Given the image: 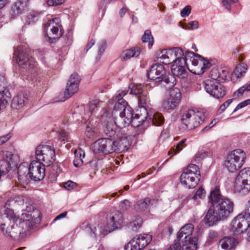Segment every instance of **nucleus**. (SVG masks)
<instances>
[{
	"mask_svg": "<svg viewBox=\"0 0 250 250\" xmlns=\"http://www.w3.org/2000/svg\"><path fill=\"white\" fill-rule=\"evenodd\" d=\"M206 156V153L203 152H198L196 154V158L197 161H200L201 159H203Z\"/></svg>",
	"mask_w": 250,
	"mask_h": 250,
	"instance_id": "0e129e2a",
	"label": "nucleus"
},
{
	"mask_svg": "<svg viewBox=\"0 0 250 250\" xmlns=\"http://www.w3.org/2000/svg\"><path fill=\"white\" fill-rule=\"evenodd\" d=\"M147 119L148 120V124L151 123V125L157 126L161 125L164 121L162 115L159 112L154 111L148 112Z\"/></svg>",
	"mask_w": 250,
	"mask_h": 250,
	"instance_id": "bb28decb",
	"label": "nucleus"
},
{
	"mask_svg": "<svg viewBox=\"0 0 250 250\" xmlns=\"http://www.w3.org/2000/svg\"><path fill=\"white\" fill-rule=\"evenodd\" d=\"M126 93V91H118L113 98V100L117 102L112 112V115L116 125L123 128L131 123L133 116L131 108L123 99V97Z\"/></svg>",
	"mask_w": 250,
	"mask_h": 250,
	"instance_id": "7ed1b4c3",
	"label": "nucleus"
},
{
	"mask_svg": "<svg viewBox=\"0 0 250 250\" xmlns=\"http://www.w3.org/2000/svg\"><path fill=\"white\" fill-rule=\"evenodd\" d=\"M123 222L121 213L117 211L113 213L107 221L105 230L107 232H110L121 227Z\"/></svg>",
	"mask_w": 250,
	"mask_h": 250,
	"instance_id": "4be33fe9",
	"label": "nucleus"
},
{
	"mask_svg": "<svg viewBox=\"0 0 250 250\" xmlns=\"http://www.w3.org/2000/svg\"><path fill=\"white\" fill-rule=\"evenodd\" d=\"M65 0H47L46 3L48 6H56L62 4Z\"/></svg>",
	"mask_w": 250,
	"mask_h": 250,
	"instance_id": "3c124183",
	"label": "nucleus"
},
{
	"mask_svg": "<svg viewBox=\"0 0 250 250\" xmlns=\"http://www.w3.org/2000/svg\"><path fill=\"white\" fill-rule=\"evenodd\" d=\"M27 6V1L26 0H19L15 2L12 6L13 14L16 15L22 13Z\"/></svg>",
	"mask_w": 250,
	"mask_h": 250,
	"instance_id": "c756f323",
	"label": "nucleus"
},
{
	"mask_svg": "<svg viewBox=\"0 0 250 250\" xmlns=\"http://www.w3.org/2000/svg\"><path fill=\"white\" fill-rule=\"evenodd\" d=\"M37 161L44 165L49 166L55 160V154L54 148L47 145H39L35 152Z\"/></svg>",
	"mask_w": 250,
	"mask_h": 250,
	"instance_id": "4468645a",
	"label": "nucleus"
},
{
	"mask_svg": "<svg viewBox=\"0 0 250 250\" xmlns=\"http://www.w3.org/2000/svg\"><path fill=\"white\" fill-rule=\"evenodd\" d=\"M45 35L51 42H56L62 35L61 20L56 18L49 20L44 27Z\"/></svg>",
	"mask_w": 250,
	"mask_h": 250,
	"instance_id": "9b49d317",
	"label": "nucleus"
},
{
	"mask_svg": "<svg viewBox=\"0 0 250 250\" xmlns=\"http://www.w3.org/2000/svg\"><path fill=\"white\" fill-rule=\"evenodd\" d=\"M134 238L143 249L147 246L152 240L151 236L146 233L137 235Z\"/></svg>",
	"mask_w": 250,
	"mask_h": 250,
	"instance_id": "72a5a7b5",
	"label": "nucleus"
},
{
	"mask_svg": "<svg viewBox=\"0 0 250 250\" xmlns=\"http://www.w3.org/2000/svg\"><path fill=\"white\" fill-rule=\"evenodd\" d=\"M103 131L106 136L115 138H123L124 135H127L124 133L123 127H119L116 125L115 120L114 122L107 121L104 126Z\"/></svg>",
	"mask_w": 250,
	"mask_h": 250,
	"instance_id": "a211bd4d",
	"label": "nucleus"
},
{
	"mask_svg": "<svg viewBox=\"0 0 250 250\" xmlns=\"http://www.w3.org/2000/svg\"><path fill=\"white\" fill-rule=\"evenodd\" d=\"M95 41L93 39H91L89 42L87 44L86 50L87 51L89 49H90L92 46L95 44Z\"/></svg>",
	"mask_w": 250,
	"mask_h": 250,
	"instance_id": "69168bd1",
	"label": "nucleus"
},
{
	"mask_svg": "<svg viewBox=\"0 0 250 250\" xmlns=\"http://www.w3.org/2000/svg\"><path fill=\"white\" fill-rule=\"evenodd\" d=\"M151 202L149 198H145L137 201L134 206V209L136 211L140 212L146 210Z\"/></svg>",
	"mask_w": 250,
	"mask_h": 250,
	"instance_id": "2f4dec72",
	"label": "nucleus"
},
{
	"mask_svg": "<svg viewBox=\"0 0 250 250\" xmlns=\"http://www.w3.org/2000/svg\"><path fill=\"white\" fill-rule=\"evenodd\" d=\"M221 247L225 250H231L235 248L238 244V240L232 237H226L220 241Z\"/></svg>",
	"mask_w": 250,
	"mask_h": 250,
	"instance_id": "cd10ccee",
	"label": "nucleus"
},
{
	"mask_svg": "<svg viewBox=\"0 0 250 250\" xmlns=\"http://www.w3.org/2000/svg\"><path fill=\"white\" fill-rule=\"evenodd\" d=\"M140 53L141 48L139 47H135L123 51L122 56L124 60H127L131 58L139 56Z\"/></svg>",
	"mask_w": 250,
	"mask_h": 250,
	"instance_id": "473e14b6",
	"label": "nucleus"
},
{
	"mask_svg": "<svg viewBox=\"0 0 250 250\" xmlns=\"http://www.w3.org/2000/svg\"><path fill=\"white\" fill-rule=\"evenodd\" d=\"M205 195V191L202 187L200 188L195 192L193 198L196 200L198 199H202Z\"/></svg>",
	"mask_w": 250,
	"mask_h": 250,
	"instance_id": "49530a36",
	"label": "nucleus"
},
{
	"mask_svg": "<svg viewBox=\"0 0 250 250\" xmlns=\"http://www.w3.org/2000/svg\"><path fill=\"white\" fill-rule=\"evenodd\" d=\"M11 95L9 90L5 89L0 92V110L5 109L8 104Z\"/></svg>",
	"mask_w": 250,
	"mask_h": 250,
	"instance_id": "c85d7f7f",
	"label": "nucleus"
},
{
	"mask_svg": "<svg viewBox=\"0 0 250 250\" xmlns=\"http://www.w3.org/2000/svg\"><path fill=\"white\" fill-rule=\"evenodd\" d=\"M66 215H67V212L66 211L63 212L61 213L60 214H59V215H58L55 218V220H60L62 218H64L66 216Z\"/></svg>",
	"mask_w": 250,
	"mask_h": 250,
	"instance_id": "338daca9",
	"label": "nucleus"
},
{
	"mask_svg": "<svg viewBox=\"0 0 250 250\" xmlns=\"http://www.w3.org/2000/svg\"><path fill=\"white\" fill-rule=\"evenodd\" d=\"M209 201L211 205L204 219L206 224L209 226L227 219L233 211V202L228 198L223 197L217 187L210 192Z\"/></svg>",
	"mask_w": 250,
	"mask_h": 250,
	"instance_id": "f257e3e1",
	"label": "nucleus"
},
{
	"mask_svg": "<svg viewBox=\"0 0 250 250\" xmlns=\"http://www.w3.org/2000/svg\"><path fill=\"white\" fill-rule=\"evenodd\" d=\"M250 104V99L247 100L239 104L234 109V111L238 110L239 109L245 107L246 106Z\"/></svg>",
	"mask_w": 250,
	"mask_h": 250,
	"instance_id": "864d4df0",
	"label": "nucleus"
},
{
	"mask_svg": "<svg viewBox=\"0 0 250 250\" xmlns=\"http://www.w3.org/2000/svg\"><path fill=\"white\" fill-rule=\"evenodd\" d=\"M44 165L37 161H33L29 166V175L34 181L43 179L45 175Z\"/></svg>",
	"mask_w": 250,
	"mask_h": 250,
	"instance_id": "f3484780",
	"label": "nucleus"
},
{
	"mask_svg": "<svg viewBox=\"0 0 250 250\" xmlns=\"http://www.w3.org/2000/svg\"><path fill=\"white\" fill-rule=\"evenodd\" d=\"M15 56L17 63L23 68H32L36 64V61L32 57H30L22 51L17 50Z\"/></svg>",
	"mask_w": 250,
	"mask_h": 250,
	"instance_id": "aec40b11",
	"label": "nucleus"
},
{
	"mask_svg": "<svg viewBox=\"0 0 250 250\" xmlns=\"http://www.w3.org/2000/svg\"><path fill=\"white\" fill-rule=\"evenodd\" d=\"M187 141L186 139H182L180 142H179L177 145H176V148H173L170 150L168 152L169 155L171 157L173 156L174 155L176 154L179 151L182 150V149L186 146V145L185 144V142Z\"/></svg>",
	"mask_w": 250,
	"mask_h": 250,
	"instance_id": "a19ab883",
	"label": "nucleus"
},
{
	"mask_svg": "<svg viewBox=\"0 0 250 250\" xmlns=\"http://www.w3.org/2000/svg\"><path fill=\"white\" fill-rule=\"evenodd\" d=\"M142 40L143 42L148 43V45L152 46L153 44V38L151 31L149 30L145 31L142 36Z\"/></svg>",
	"mask_w": 250,
	"mask_h": 250,
	"instance_id": "37998d69",
	"label": "nucleus"
},
{
	"mask_svg": "<svg viewBox=\"0 0 250 250\" xmlns=\"http://www.w3.org/2000/svg\"><path fill=\"white\" fill-rule=\"evenodd\" d=\"M59 138L60 140H61L62 141H65L66 139H67V135L63 131L61 130L59 132Z\"/></svg>",
	"mask_w": 250,
	"mask_h": 250,
	"instance_id": "e2e57ef3",
	"label": "nucleus"
},
{
	"mask_svg": "<svg viewBox=\"0 0 250 250\" xmlns=\"http://www.w3.org/2000/svg\"><path fill=\"white\" fill-rule=\"evenodd\" d=\"M181 94L178 89L174 88L170 91L169 96L163 102V106L167 109L175 107L180 100Z\"/></svg>",
	"mask_w": 250,
	"mask_h": 250,
	"instance_id": "412c9836",
	"label": "nucleus"
},
{
	"mask_svg": "<svg viewBox=\"0 0 250 250\" xmlns=\"http://www.w3.org/2000/svg\"><path fill=\"white\" fill-rule=\"evenodd\" d=\"M29 96L26 92H20L12 99L11 107L13 109L20 110L27 104Z\"/></svg>",
	"mask_w": 250,
	"mask_h": 250,
	"instance_id": "b1692460",
	"label": "nucleus"
},
{
	"mask_svg": "<svg viewBox=\"0 0 250 250\" xmlns=\"http://www.w3.org/2000/svg\"><path fill=\"white\" fill-rule=\"evenodd\" d=\"M131 88L130 93L135 95H141L143 93L142 86L141 85H133Z\"/></svg>",
	"mask_w": 250,
	"mask_h": 250,
	"instance_id": "a18cd8bd",
	"label": "nucleus"
},
{
	"mask_svg": "<svg viewBox=\"0 0 250 250\" xmlns=\"http://www.w3.org/2000/svg\"><path fill=\"white\" fill-rule=\"evenodd\" d=\"M98 130L97 128L90 122L86 125L85 135L88 138L92 139L97 137Z\"/></svg>",
	"mask_w": 250,
	"mask_h": 250,
	"instance_id": "c9c22d12",
	"label": "nucleus"
},
{
	"mask_svg": "<svg viewBox=\"0 0 250 250\" xmlns=\"http://www.w3.org/2000/svg\"><path fill=\"white\" fill-rule=\"evenodd\" d=\"M222 83L206 81L204 83V88L206 92L215 99L222 98L226 94V88Z\"/></svg>",
	"mask_w": 250,
	"mask_h": 250,
	"instance_id": "dca6fc26",
	"label": "nucleus"
},
{
	"mask_svg": "<svg viewBox=\"0 0 250 250\" xmlns=\"http://www.w3.org/2000/svg\"><path fill=\"white\" fill-rule=\"evenodd\" d=\"M238 0H223L222 3L223 6L228 9L230 10L231 9V5L232 3H235L238 1Z\"/></svg>",
	"mask_w": 250,
	"mask_h": 250,
	"instance_id": "09e8293b",
	"label": "nucleus"
},
{
	"mask_svg": "<svg viewBox=\"0 0 250 250\" xmlns=\"http://www.w3.org/2000/svg\"><path fill=\"white\" fill-rule=\"evenodd\" d=\"M248 69L247 65L245 63H242L238 65L233 72V75L237 78L243 76Z\"/></svg>",
	"mask_w": 250,
	"mask_h": 250,
	"instance_id": "4c0bfd02",
	"label": "nucleus"
},
{
	"mask_svg": "<svg viewBox=\"0 0 250 250\" xmlns=\"http://www.w3.org/2000/svg\"><path fill=\"white\" fill-rule=\"evenodd\" d=\"M99 52L101 54L105 50L106 48V42L104 41H102L99 44Z\"/></svg>",
	"mask_w": 250,
	"mask_h": 250,
	"instance_id": "13d9d810",
	"label": "nucleus"
},
{
	"mask_svg": "<svg viewBox=\"0 0 250 250\" xmlns=\"http://www.w3.org/2000/svg\"><path fill=\"white\" fill-rule=\"evenodd\" d=\"M125 250H141L143 248L138 243V241L133 238L125 246Z\"/></svg>",
	"mask_w": 250,
	"mask_h": 250,
	"instance_id": "79ce46f5",
	"label": "nucleus"
},
{
	"mask_svg": "<svg viewBox=\"0 0 250 250\" xmlns=\"http://www.w3.org/2000/svg\"><path fill=\"white\" fill-rule=\"evenodd\" d=\"M101 102L98 99H94L92 100L89 104V111L91 113H94L97 111L100 106Z\"/></svg>",
	"mask_w": 250,
	"mask_h": 250,
	"instance_id": "c03bdc74",
	"label": "nucleus"
},
{
	"mask_svg": "<svg viewBox=\"0 0 250 250\" xmlns=\"http://www.w3.org/2000/svg\"><path fill=\"white\" fill-rule=\"evenodd\" d=\"M204 115L201 112L189 110L184 112L181 117V121L188 130L198 127L203 121Z\"/></svg>",
	"mask_w": 250,
	"mask_h": 250,
	"instance_id": "f8f14e48",
	"label": "nucleus"
},
{
	"mask_svg": "<svg viewBox=\"0 0 250 250\" xmlns=\"http://www.w3.org/2000/svg\"><path fill=\"white\" fill-rule=\"evenodd\" d=\"M12 135L10 133L4 135L0 137V146L3 145L8 141L11 137Z\"/></svg>",
	"mask_w": 250,
	"mask_h": 250,
	"instance_id": "6e6d98bb",
	"label": "nucleus"
},
{
	"mask_svg": "<svg viewBox=\"0 0 250 250\" xmlns=\"http://www.w3.org/2000/svg\"><path fill=\"white\" fill-rule=\"evenodd\" d=\"M188 25L190 26L188 29H197L199 27V23L197 21H190L188 23Z\"/></svg>",
	"mask_w": 250,
	"mask_h": 250,
	"instance_id": "052dcab7",
	"label": "nucleus"
},
{
	"mask_svg": "<svg viewBox=\"0 0 250 250\" xmlns=\"http://www.w3.org/2000/svg\"><path fill=\"white\" fill-rule=\"evenodd\" d=\"M147 77L150 80L160 82L167 89H171L176 84L174 76L167 74L164 66L161 64L152 65L147 73Z\"/></svg>",
	"mask_w": 250,
	"mask_h": 250,
	"instance_id": "423d86ee",
	"label": "nucleus"
},
{
	"mask_svg": "<svg viewBox=\"0 0 250 250\" xmlns=\"http://www.w3.org/2000/svg\"><path fill=\"white\" fill-rule=\"evenodd\" d=\"M142 223L143 220L141 217L137 216L130 222L129 228L133 231H137L142 226Z\"/></svg>",
	"mask_w": 250,
	"mask_h": 250,
	"instance_id": "58836bf2",
	"label": "nucleus"
},
{
	"mask_svg": "<svg viewBox=\"0 0 250 250\" xmlns=\"http://www.w3.org/2000/svg\"><path fill=\"white\" fill-rule=\"evenodd\" d=\"M194 227L191 224H188L183 227L177 233V237L179 241L191 240Z\"/></svg>",
	"mask_w": 250,
	"mask_h": 250,
	"instance_id": "a878e982",
	"label": "nucleus"
},
{
	"mask_svg": "<svg viewBox=\"0 0 250 250\" xmlns=\"http://www.w3.org/2000/svg\"><path fill=\"white\" fill-rule=\"evenodd\" d=\"M232 102V99H229L224 103L220 107L219 109L221 111V112H224L225 110L228 107L229 105Z\"/></svg>",
	"mask_w": 250,
	"mask_h": 250,
	"instance_id": "4d7b16f0",
	"label": "nucleus"
},
{
	"mask_svg": "<svg viewBox=\"0 0 250 250\" xmlns=\"http://www.w3.org/2000/svg\"><path fill=\"white\" fill-rule=\"evenodd\" d=\"M80 80V78L77 73H74L70 75L64 91V96L66 99L69 98L78 91Z\"/></svg>",
	"mask_w": 250,
	"mask_h": 250,
	"instance_id": "6ab92c4d",
	"label": "nucleus"
},
{
	"mask_svg": "<svg viewBox=\"0 0 250 250\" xmlns=\"http://www.w3.org/2000/svg\"><path fill=\"white\" fill-rule=\"evenodd\" d=\"M58 177V174L57 172L49 173L48 175V178L50 182H54L56 181Z\"/></svg>",
	"mask_w": 250,
	"mask_h": 250,
	"instance_id": "bf43d9fd",
	"label": "nucleus"
},
{
	"mask_svg": "<svg viewBox=\"0 0 250 250\" xmlns=\"http://www.w3.org/2000/svg\"><path fill=\"white\" fill-rule=\"evenodd\" d=\"M18 174L19 180H23L29 174V166L26 163L20 165L18 168Z\"/></svg>",
	"mask_w": 250,
	"mask_h": 250,
	"instance_id": "f704fd0d",
	"label": "nucleus"
},
{
	"mask_svg": "<svg viewBox=\"0 0 250 250\" xmlns=\"http://www.w3.org/2000/svg\"><path fill=\"white\" fill-rule=\"evenodd\" d=\"M246 155L241 149H237L228 154L224 162L225 168L230 172H235L243 165Z\"/></svg>",
	"mask_w": 250,
	"mask_h": 250,
	"instance_id": "6e6552de",
	"label": "nucleus"
},
{
	"mask_svg": "<svg viewBox=\"0 0 250 250\" xmlns=\"http://www.w3.org/2000/svg\"><path fill=\"white\" fill-rule=\"evenodd\" d=\"M181 244L176 243L173 245L171 246L167 250H181Z\"/></svg>",
	"mask_w": 250,
	"mask_h": 250,
	"instance_id": "680f3d73",
	"label": "nucleus"
},
{
	"mask_svg": "<svg viewBox=\"0 0 250 250\" xmlns=\"http://www.w3.org/2000/svg\"><path fill=\"white\" fill-rule=\"evenodd\" d=\"M116 140L109 138H102L96 141L93 146L94 152H102L110 153L115 151H123L127 148L129 145L131 137L124 135L123 138H115Z\"/></svg>",
	"mask_w": 250,
	"mask_h": 250,
	"instance_id": "20e7f679",
	"label": "nucleus"
},
{
	"mask_svg": "<svg viewBox=\"0 0 250 250\" xmlns=\"http://www.w3.org/2000/svg\"><path fill=\"white\" fill-rule=\"evenodd\" d=\"M250 226V214L248 207L244 212L236 216L231 223V229L235 234H240L245 231Z\"/></svg>",
	"mask_w": 250,
	"mask_h": 250,
	"instance_id": "ddd939ff",
	"label": "nucleus"
},
{
	"mask_svg": "<svg viewBox=\"0 0 250 250\" xmlns=\"http://www.w3.org/2000/svg\"><path fill=\"white\" fill-rule=\"evenodd\" d=\"M148 112L145 108H142L140 111L133 116L131 122V125L137 127L142 125L146 126L148 125V120L147 119Z\"/></svg>",
	"mask_w": 250,
	"mask_h": 250,
	"instance_id": "5701e85b",
	"label": "nucleus"
},
{
	"mask_svg": "<svg viewBox=\"0 0 250 250\" xmlns=\"http://www.w3.org/2000/svg\"><path fill=\"white\" fill-rule=\"evenodd\" d=\"M250 104V99L247 100L239 104L234 109V111L238 110L239 109L245 107L246 106Z\"/></svg>",
	"mask_w": 250,
	"mask_h": 250,
	"instance_id": "603ef678",
	"label": "nucleus"
},
{
	"mask_svg": "<svg viewBox=\"0 0 250 250\" xmlns=\"http://www.w3.org/2000/svg\"><path fill=\"white\" fill-rule=\"evenodd\" d=\"M200 171L196 165L190 164L185 168L180 176L181 183L189 188H195L200 180Z\"/></svg>",
	"mask_w": 250,
	"mask_h": 250,
	"instance_id": "0eeeda50",
	"label": "nucleus"
},
{
	"mask_svg": "<svg viewBox=\"0 0 250 250\" xmlns=\"http://www.w3.org/2000/svg\"><path fill=\"white\" fill-rule=\"evenodd\" d=\"M234 190L242 194L250 190V167L244 168L239 172L234 183Z\"/></svg>",
	"mask_w": 250,
	"mask_h": 250,
	"instance_id": "9d476101",
	"label": "nucleus"
},
{
	"mask_svg": "<svg viewBox=\"0 0 250 250\" xmlns=\"http://www.w3.org/2000/svg\"><path fill=\"white\" fill-rule=\"evenodd\" d=\"M191 13V7L189 5L186 6L181 11L180 15L182 17H188Z\"/></svg>",
	"mask_w": 250,
	"mask_h": 250,
	"instance_id": "de8ad7c7",
	"label": "nucleus"
},
{
	"mask_svg": "<svg viewBox=\"0 0 250 250\" xmlns=\"http://www.w3.org/2000/svg\"><path fill=\"white\" fill-rule=\"evenodd\" d=\"M211 66V63L200 55L190 51H187L185 59L179 60L172 63L171 72L173 75L180 78L187 76L186 68L196 75L202 74Z\"/></svg>",
	"mask_w": 250,
	"mask_h": 250,
	"instance_id": "f03ea898",
	"label": "nucleus"
},
{
	"mask_svg": "<svg viewBox=\"0 0 250 250\" xmlns=\"http://www.w3.org/2000/svg\"><path fill=\"white\" fill-rule=\"evenodd\" d=\"M40 212L35 210L33 206L29 204L26 206V209L21 214V223L22 229L27 231L31 229L36 223L40 221L39 218Z\"/></svg>",
	"mask_w": 250,
	"mask_h": 250,
	"instance_id": "1a4fd4ad",
	"label": "nucleus"
},
{
	"mask_svg": "<svg viewBox=\"0 0 250 250\" xmlns=\"http://www.w3.org/2000/svg\"><path fill=\"white\" fill-rule=\"evenodd\" d=\"M76 187V183L71 181L65 183L64 187L67 190H71Z\"/></svg>",
	"mask_w": 250,
	"mask_h": 250,
	"instance_id": "5fc2aeb1",
	"label": "nucleus"
},
{
	"mask_svg": "<svg viewBox=\"0 0 250 250\" xmlns=\"http://www.w3.org/2000/svg\"><path fill=\"white\" fill-rule=\"evenodd\" d=\"M9 213L10 215L4 214L0 217V230L4 234L14 237L17 234L25 231L22 229L21 220L17 218L12 211Z\"/></svg>",
	"mask_w": 250,
	"mask_h": 250,
	"instance_id": "39448f33",
	"label": "nucleus"
},
{
	"mask_svg": "<svg viewBox=\"0 0 250 250\" xmlns=\"http://www.w3.org/2000/svg\"><path fill=\"white\" fill-rule=\"evenodd\" d=\"M126 12V8L125 7H123L119 12V15L121 17H123L125 14Z\"/></svg>",
	"mask_w": 250,
	"mask_h": 250,
	"instance_id": "774afa93",
	"label": "nucleus"
},
{
	"mask_svg": "<svg viewBox=\"0 0 250 250\" xmlns=\"http://www.w3.org/2000/svg\"><path fill=\"white\" fill-rule=\"evenodd\" d=\"M228 71L222 68H212L209 72V78L210 79L207 81H213L214 83L225 82L228 76Z\"/></svg>",
	"mask_w": 250,
	"mask_h": 250,
	"instance_id": "393cba45",
	"label": "nucleus"
},
{
	"mask_svg": "<svg viewBox=\"0 0 250 250\" xmlns=\"http://www.w3.org/2000/svg\"><path fill=\"white\" fill-rule=\"evenodd\" d=\"M138 102L140 110L143 108H145L146 109V107L149 104V99L147 96L144 93L139 96Z\"/></svg>",
	"mask_w": 250,
	"mask_h": 250,
	"instance_id": "ea45409f",
	"label": "nucleus"
},
{
	"mask_svg": "<svg viewBox=\"0 0 250 250\" xmlns=\"http://www.w3.org/2000/svg\"><path fill=\"white\" fill-rule=\"evenodd\" d=\"M131 206V203L127 200H125L121 202L120 204V207L123 210L128 209Z\"/></svg>",
	"mask_w": 250,
	"mask_h": 250,
	"instance_id": "8fccbe9b",
	"label": "nucleus"
},
{
	"mask_svg": "<svg viewBox=\"0 0 250 250\" xmlns=\"http://www.w3.org/2000/svg\"><path fill=\"white\" fill-rule=\"evenodd\" d=\"M85 157V154L81 149L75 151V159L73 161L74 165L77 167L83 163V159Z\"/></svg>",
	"mask_w": 250,
	"mask_h": 250,
	"instance_id": "e433bc0d",
	"label": "nucleus"
},
{
	"mask_svg": "<svg viewBox=\"0 0 250 250\" xmlns=\"http://www.w3.org/2000/svg\"><path fill=\"white\" fill-rule=\"evenodd\" d=\"M197 237H193L191 240H181L182 250H196L197 249Z\"/></svg>",
	"mask_w": 250,
	"mask_h": 250,
	"instance_id": "7c9ffc66",
	"label": "nucleus"
},
{
	"mask_svg": "<svg viewBox=\"0 0 250 250\" xmlns=\"http://www.w3.org/2000/svg\"><path fill=\"white\" fill-rule=\"evenodd\" d=\"M183 50L180 47H173L162 50L159 54L160 62L165 64L175 62L185 59Z\"/></svg>",
	"mask_w": 250,
	"mask_h": 250,
	"instance_id": "2eb2a0df",
	"label": "nucleus"
}]
</instances>
